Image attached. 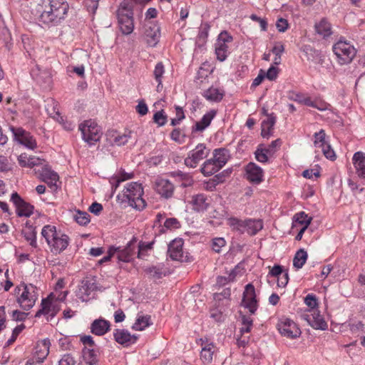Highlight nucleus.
I'll list each match as a JSON object with an SVG mask.
<instances>
[{
	"label": "nucleus",
	"instance_id": "f257e3e1",
	"mask_svg": "<svg viewBox=\"0 0 365 365\" xmlns=\"http://www.w3.org/2000/svg\"><path fill=\"white\" fill-rule=\"evenodd\" d=\"M43 11L38 17L39 22L45 26L58 24L64 19L68 9L65 0H43Z\"/></svg>",
	"mask_w": 365,
	"mask_h": 365
},
{
	"label": "nucleus",
	"instance_id": "f03ea898",
	"mask_svg": "<svg viewBox=\"0 0 365 365\" xmlns=\"http://www.w3.org/2000/svg\"><path fill=\"white\" fill-rule=\"evenodd\" d=\"M41 235L45 239L51 252L54 255L61 253L69 245L68 236L61 230H57L54 225H45L42 228Z\"/></svg>",
	"mask_w": 365,
	"mask_h": 365
},
{
	"label": "nucleus",
	"instance_id": "7ed1b4c3",
	"mask_svg": "<svg viewBox=\"0 0 365 365\" xmlns=\"http://www.w3.org/2000/svg\"><path fill=\"white\" fill-rule=\"evenodd\" d=\"M144 193L142 185L138 182H131L126 184L118 198L122 202L128 203L130 207L142 210L146 206L145 200L142 197Z\"/></svg>",
	"mask_w": 365,
	"mask_h": 365
},
{
	"label": "nucleus",
	"instance_id": "20e7f679",
	"mask_svg": "<svg viewBox=\"0 0 365 365\" xmlns=\"http://www.w3.org/2000/svg\"><path fill=\"white\" fill-rule=\"evenodd\" d=\"M133 7L130 0H123L117 10L120 30L125 35L131 34L134 29Z\"/></svg>",
	"mask_w": 365,
	"mask_h": 365
},
{
	"label": "nucleus",
	"instance_id": "39448f33",
	"mask_svg": "<svg viewBox=\"0 0 365 365\" xmlns=\"http://www.w3.org/2000/svg\"><path fill=\"white\" fill-rule=\"evenodd\" d=\"M15 289L19 292L22 291L17 297V302L19 306L24 310L31 309L38 299L37 287L32 284H27L23 282L17 286Z\"/></svg>",
	"mask_w": 365,
	"mask_h": 365
},
{
	"label": "nucleus",
	"instance_id": "423d86ee",
	"mask_svg": "<svg viewBox=\"0 0 365 365\" xmlns=\"http://www.w3.org/2000/svg\"><path fill=\"white\" fill-rule=\"evenodd\" d=\"M79 130L83 139L91 145L98 142L102 135L100 127L92 120H86L80 124Z\"/></svg>",
	"mask_w": 365,
	"mask_h": 365
},
{
	"label": "nucleus",
	"instance_id": "0eeeda50",
	"mask_svg": "<svg viewBox=\"0 0 365 365\" xmlns=\"http://www.w3.org/2000/svg\"><path fill=\"white\" fill-rule=\"evenodd\" d=\"M333 51L340 64L350 63L356 55V49L349 43L339 40L333 46Z\"/></svg>",
	"mask_w": 365,
	"mask_h": 365
},
{
	"label": "nucleus",
	"instance_id": "6e6552de",
	"mask_svg": "<svg viewBox=\"0 0 365 365\" xmlns=\"http://www.w3.org/2000/svg\"><path fill=\"white\" fill-rule=\"evenodd\" d=\"M301 317L315 329L326 330L328 327L327 323L317 309L308 310L303 313Z\"/></svg>",
	"mask_w": 365,
	"mask_h": 365
},
{
	"label": "nucleus",
	"instance_id": "1a4fd4ad",
	"mask_svg": "<svg viewBox=\"0 0 365 365\" xmlns=\"http://www.w3.org/2000/svg\"><path fill=\"white\" fill-rule=\"evenodd\" d=\"M208 154L209 150L205 145L200 143L190 152L185 159V164L187 167L195 168L200 161L207 157Z\"/></svg>",
	"mask_w": 365,
	"mask_h": 365
},
{
	"label": "nucleus",
	"instance_id": "9d476101",
	"mask_svg": "<svg viewBox=\"0 0 365 365\" xmlns=\"http://www.w3.org/2000/svg\"><path fill=\"white\" fill-rule=\"evenodd\" d=\"M10 129L14 140L19 143L31 150L36 147V140L29 132L20 127L16 128L12 126Z\"/></svg>",
	"mask_w": 365,
	"mask_h": 365
},
{
	"label": "nucleus",
	"instance_id": "9b49d317",
	"mask_svg": "<svg viewBox=\"0 0 365 365\" xmlns=\"http://www.w3.org/2000/svg\"><path fill=\"white\" fill-rule=\"evenodd\" d=\"M280 334L289 339H296L301 334V330L297 325L289 319H283L277 324Z\"/></svg>",
	"mask_w": 365,
	"mask_h": 365
},
{
	"label": "nucleus",
	"instance_id": "f8f14e48",
	"mask_svg": "<svg viewBox=\"0 0 365 365\" xmlns=\"http://www.w3.org/2000/svg\"><path fill=\"white\" fill-rule=\"evenodd\" d=\"M36 173L38 175L39 179L46 182L51 189L56 187V182L59 178L58 175L52 170L47 164L43 165L41 170L38 169Z\"/></svg>",
	"mask_w": 365,
	"mask_h": 365
},
{
	"label": "nucleus",
	"instance_id": "ddd939ff",
	"mask_svg": "<svg viewBox=\"0 0 365 365\" xmlns=\"http://www.w3.org/2000/svg\"><path fill=\"white\" fill-rule=\"evenodd\" d=\"M11 200L16 206L18 216L28 217L32 215L34 206L22 200L17 192L11 195Z\"/></svg>",
	"mask_w": 365,
	"mask_h": 365
},
{
	"label": "nucleus",
	"instance_id": "4468645a",
	"mask_svg": "<svg viewBox=\"0 0 365 365\" xmlns=\"http://www.w3.org/2000/svg\"><path fill=\"white\" fill-rule=\"evenodd\" d=\"M183 240L181 238L173 240L168 245V254L170 257L176 261H186L187 255L183 251Z\"/></svg>",
	"mask_w": 365,
	"mask_h": 365
},
{
	"label": "nucleus",
	"instance_id": "2eb2a0df",
	"mask_svg": "<svg viewBox=\"0 0 365 365\" xmlns=\"http://www.w3.org/2000/svg\"><path fill=\"white\" fill-rule=\"evenodd\" d=\"M242 303L245 308L248 309L251 314H255L257 303L256 300L255 289L252 284H248L245 287L243 293Z\"/></svg>",
	"mask_w": 365,
	"mask_h": 365
},
{
	"label": "nucleus",
	"instance_id": "dca6fc26",
	"mask_svg": "<svg viewBox=\"0 0 365 365\" xmlns=\"http://www.w3.org/2000/svg\"><path fill=\"white\" fill-rule=\"evenodd\" d=\"M154 189L162 197L168 199L173 195L175 187L168 180L158 178L155 182Z\"/></svg>",
	"mask_w": 365,
	"mask_h": 365
},
{
	"label": "nucleus",
	"instance_id": "f3484780",
	"mask_svg": "<svg viewBox=\"0 0 365 365\" xmlns=\"http://www.w3.org/2000/svg\"><path fill=\"white\" fill-rule=\"evenodd\" d=\"M135 242H130L125 247H113L117 259L124 262H129L135 253Z\"/></svg>",
	"mask_w": 365,
	"mask_h": 365
},
{
	"label": "nucleus",
	"instance_id": "a211bd4d",
	"mask_svg": "<svg viewBox=\"0 0 365 365\" xmlns=\"http://www.w3.org/2000/svg\"><path fill=\"white\" fill-rule=\"evenodd\" d=\"M247 179L252 183L259 184L263 180V170L255 163H250L245 168Z\"/></svg>",
	"mask_w": 365,
	"mask_h": 365
},
{
	"label": "nucleus",
	"instance_id": "6ab92c4d",
	"mask_svg": "<svg viewBox=\"0 0 365 365\" xmlns=\"http://www.w3.org/2000/svg\"><path fill=\"white\" fill-rule=\"evenodd\" d=\"M113 336L115 341L124 346H128L130 344L135 343L138 337L132 335L125 329H115L113 332Z\"/></svg>",
	"mask_w": 365,
	"mask_h": 365
},
{
	"label": "nucleus",
	"instance_id": "aec40b11",
	"mask_svg": "<svg viewBox=\"0 0 365 365\" xmlns=\"http://www.w3.org/2000/svg\"><path fill=\"white\" fill-rule=\"evenodd\" d=\"M352 163L356 175L365 180V153L362 151L356 152L352 157Z\"/></svg>",
	"mask_w": 365,
	"mask_h": 365
},
{
	"label": "nucleus",
	"instance_id": "412c9836",
	"mask_svg": "<svg viewBox=\"0 0 365 365\" xmlns=\"http://www.w3.org/2000/svg\"><path fill=\"white\" fill-rule=\"evenodd\" d=\"M107 137L110 143L120 146L128 142L132 137V132L125 131L123 133H120L116 130H111L107 133Z\"/></svg>",
	"mask_w": 365,
	"mask_h": 365
},
{
	"label": "nucleus",
	"instance_id": "4be33fe9",
	"mask_svg": "<svg viewBox=\"0 0 365 365\" xmlns=\"http://www.w3.org/2000/svg\"><path fill=\"white\" fill-rule=\"evenodd\" d=\"M51 297V294L46 299H42L41 304V308L36 313V317H39L41 314H49L51 317H53L57 314L59 309L52 304Z\"/></svg>",
	"mask_w": 365,
	"mask_h": 365
},
{
	"label": "nucleus",
	"instance_id": "5701e85b",
	"mask_svg": "<svg viewBox=\"0 0 365 365\" xmlns=\"http://www.w3.org/2000/svg\"><path fill=\"white\" fill-rule=\"evenodd\" d=\"M110 324L108 321L103 319L94 320L91 325V332L97 336H103L110 329Z\"/></svg>",
	"mask_w": 365,
	"mask_h": 365
},
{
	"label": "nucleus",
	"instance_id": "b1692460",
	"mask_svg": "<svg viewBox=\"0 0 365 365\" xmlns=\"http://www.w3.org/2000/svg\"><path fill=\"white\" fill-rule=\"evenodd\" d=\"M96 289L95 283L88 280H83L78 289L77 295L83 302H87L92 292Z\"/></svg>",
	"mask_w": 365,
	"mask_h": 365
},
{
	"label": "nucleus",
	"instance_id": "393cba45",
	"mask_svg": "<svg viewBox=\"0 0 365 365\" xmlns=\"http://www.w3.org/2000/svg\"><path fill=\"white\" fill-rule=\"evenodd\" d=\"M216 110H211L207 113H205L200 121L196 122L195 126L192 127V132H202L206 128H207L210 123L212 120L216 115Z\"/></svg>",
	"mask_w": 365,
	"mask_h": 365
},
{
	"label": "nucleus",
	"instance_id": "a878e982",
	"mask_svg": "<svg viewBox=\"0 0 365 365\" xmlns=\"http://www.w3.org/2000/svg\"><path fill=\"white\" fill-rule=\"evenodd\" d=\"M145 36L148 44L150 46H155L158 42L160 36V28L157 25L148 26L145 29Z\"/></svg>",
	"mask_w": 365,
	"mask_h": 365
},
{
	"label": "nucleus",
	"instance_id": "bb28decb",
	"mask_svg": "<svg viewBox=\"0 0 365 365\" xmlns=\"http://www.w3.org/2000/svg\"><path fill=\"white\" fill-rule=\"evenodd\" d=\"M190 203L192 209L197 212H203L207 210L209 203L207 197L203 194H198L192 197Z\"/></svg>",
	"mask_w": 365,
	"mask_h": 365
},
{
	"label": "nucleus",
	"instance_id": "cd10ccee",
	"mask_svg": "<svg viewBox=\"0 0 365 365\" xmlns=\"http://www.w3.org/2000/svg\"><path fill=\"white\" fill-rule=\"evenodd\" d=\"M202 96L209 101L220 102L224 96V91L212 86L203 91Z\"/></svg>",
	"mask_w": 365,
	"mask_h": 365
},
{
	"label": "nucleus",
	"instance_id": "c85d7f7f",
	"mask_svg": "<svg viewBox=\"0 0 365 365\" xmlns=\"http://www.w3.org/2000/svg\"><path fill=\"white\" fill-rule=\"evenodd\" d=\"M263 228V222L261 220L246 219L245 229L248 235H255Z\"/></svg>",
	"mask_w": 365,
	"mask_h": 365
},
{
	"label": "nucleus",
	"instance_id": "c756f323",
	"mask_svg": "<svg viewBox=\"0 0 365 365\" xmlns=\"http://www.w3.org/2000/svg\"><path fill=\"white\" fill-rule=\"evenodd\" d=\"M314 27L316 32L323 38L328 37L332 34L331 24L326 19H322Z\"/></svg>",
	"mask_w": 365,
	"mask_h": 365
},
{
	"label": "nucleus",
	"instance_id": "7c9ffc66",
	"mask_svg": "<svg viewBox=\"0 0 365 365\" xmlns=\"http://www.w3.org/2000/svg\"><path fill=\"white\" fill-rule=\"evenodd\" d=\"M245 223L246 220H242L234 217H229L227 220V225L231 228V230L240 234H243L246 231Z\"/></svg>",
	"mask_w": 365,
	"mask_h": 365
},
{
	"label": "nucleus",
	"instance_id": "2f4dec72",
	"mask_svg": "<svg viewBox=\"0 0 365 365\" xmlns=\"http://www.w3.org/2000/svg\"><path fill=\"white\" fill-rule=\"evenodd\" d=\"M51 344L49 339H44L42 342L43 350H40L41 354L36 358H33L26 363V365H35V363H41L47 356L49 352V346Z\"/></svg>",
	"mask_w": 365,
	"mask_h": 365
},
{
	"label": "nucleus",
	"instance_id": "473e14b6",
	"mask_svg": "<svg viewBox=\"0 0 365 365\" xmlns=\"http://www.w3.org/2000/svg\"><path fill=\"white\" fill-rule=\"evenodd\" d=\"M31 74L38 83H47L51 78L50 73L47 70L41 71L38 66L33 68Z\"/></svg>",
	"mask_w": 365,
	"mask_h": 365
},
{
	"label": "nucleus",
	"instance_id": "72a5a7b5",
	"mask_svg": "<svg viewBox=\"0 0 365 365\" xmlns=\"http://www.w3.org/2000/svg\"><path fill=\"white\" fill-rule=\"evenodd\" d=\"M212 160L221 169L226 164L228 160L227 150L225 149L215 150Z\"/></svg>",
	"mask_w": 365,
	"mask_h": 365
},
{
	"label": "nucleus",
	"instance_id": "f704fd0d",
	"mask_svg": "<svg viewBox=\"0 0 365 365\" xmlns=\"http://www.w3.org/2000/svg\"><path fill=\"white\" fill-rule=\"evenodd\" d=\"M275 121V117L272 115H268L267 119L262 121L261 125V135L263 138H269V136L272 134Z\"/></svg>",
	"mask_w": 365,
	"mask_h": 365
},
{
	"label": "nucleus",
	"instance_id": "c9c22d12",
	"mask_svg": "<svg viewBox=\"0 0 365 365\" xmlns=\"http://www.w3.org/2000/svg\"><path fill=\"white\" fill-rule=\"evenodd\" d=\"M170 175L176 179L177 181L181 183V186L186 187L192 185L193 180L192 177L182 171H175L170 173Z\"/></svg>",
	"mask_w": 365,
	"mask_h": 365
},
{
	"label": "nucleus",
	"instance_id": "e433bc0d",
	"mask_svg": "<svg viewBox=\"0 0 365 365\" xmlns=\"http://www.w3.org/2000/svg\"><path fill=\"white\" fill-rule=\"evenodd\" d=\"M83 358L88 365H96L98 362V355L93 349L85 346L82 350Z\"/></svg>",
	"mask_w": 365,
	"mask_h": 365
},
{
	"label": "nucleus",
	"instance_id": "4c0bfd02",
	"mask_svg": "<svg viewBox=\"0 0 365 365\" xmlns=\"http://www.w3.org/2000/svg\"><path fill=\"white\" fill-rule=\"evenodd\" d=\"M215 347L212 344H206L202 348L200 357L205 364H210L212 361V356L215 352Z\"/></svg>",
	"mask_w": 365,
	"mask_h": 365
},
{
	"label": "nucleus",
	"instance_id": "58836bf2",
	"mask_svg": "<svg viewBox=\"0 0 365 365\" xmlns=\"http://www.w3.org/2000/svg\"><path fill=\"white\" fill-rule=\"evenodd\" d=\"M220 168L211 159L207 160L201 168L202 173L205 176H210L217 172Z\"/></svg>",
	"mask_w": 365,
	"mask_h": 365
},
{
	"label": "nucleus",
	"instance_id": "ea45409f",
	"mask_svg": "<svg viewBox=\"0 0 365 365\" xmlns=\"http://www.w3.org/2000/svg\"><path fill=\"white\" fill-rule=\"evenodd\" d=\"M215 53L217 55V58L220 61H224L229 53L228 45L217 41L215 43Z\"/></svg>",
	"mask_w": 365,
	"mask_h": 365
},
{
	"label": "nucleus",
	"instance_id": "a19ab883",
	"mask_svg": "<svg viewBox=\"0 0 365 365\" xmlns=\"http://www.w3.org/2000/svg\"><path fill=\"white\" fill-rule=\"evenodd\" d=\"M151 324L150 317L148 315L139 316L132 328L136 331H143Z\"/></svg>",
	"mask_w": 365,
	"mask_h": 365
},
{
	"label": "nucleus",
	"instance_id": "79ce46f5",
	"mask_svg": "<svg viewBox=\"0 0 365 365\" xmlns=\"http://www.w3.org/2000/svg\"><path fill=\"white\" fill-rule=\"evenodd\" d=\"M307 259V253L304 249L298 250L293 259V265L297 269H300L305 264Z\"/></svg>",
	"mask_w": 365,
	"mask_h": 365
},
{
	"label": "nucleus",
	"instance_id": "37998d69",
	"mask_svg": "<svg viewBox=\"0 0 365 365\" xmlns=\"http://www.w3.org/2000/svg\"><path fill=\"white\" fill-rule=\"evenodd\" d=\"M165 73V68L164 66L161 62H159L156 64L154 71H153V76L155 79V81L158 82L157 86V91H160L163 88L162 85V78L163 76V74Z\"/></svg>",
	"mask_w": 365,
	"mask_h": 365
},
{
	"label": "nucleus",
	"instance_id": "c03bdc74",
	"mask_svg": "<svg viewBox=\"0 0 365 365\" xmlns=\"http://www.w3.org/2000/svg\"><path fill=\"white\" fill-rule=\"evenodd\" d=\"M74 219L80 225H86L90 222V215L86 212L77 210L74 215Z\"/></svg>",
	"mask_w": 365,
	"mask_h": 365
},
{
	"label": "nucleus",
	"instance_id": "a18cd8bd",
	"mask_svg": "<svg viewBox=\"0 0 365 365\" xmlns=\"http://www.w3.org/2000/svg\"><path fill=\"white\" fill-rule=\"evenodd\" d=\"M294 219L295 220V223L301 225L302 227L306 226L307 227L312 221V218L308 217L307 214L304 212H300L297 213Z\"/></svg>",
	"mask_w": 365,
	"mask_h": 365
},
{
	"label": "nucleus",
	"instance_id": "49530a36",
	"mask_svg": "<svg viewBox=\"0 0 365 365\" xmlns=\"http://www.w3.org/2000/svg\"><path fill=\"white\" fill-rule=\"evenodd\" d=\"M255 158L260 163H267L268 161L269 153L264 149L262 145H259L255 152Z\"/></svg>",
	"mask_w": 365,
	"mask_h": 365
},
{
	"label": "nucleus",
	"instance_id": "de8ad7c7",
	"mask_svg": "<svg viewBox=\"0 0 365 365\" xmlns=\"http://www.w3.org/2000/svg\"><path fill=\"white\" fill-rule=\"evenodd\" d=\"M314 146L317 148H322L327 143L325 140L326 134L324 130H320L319 132L314 133Z\"/></svg>",
	"mask_w": 365,
	"mask_h": 365
},
{
	"label": "nucleus",
	"instance_id": "09e8293b",
	"mask_svg": "<svg viewBox=\"0 0 365 365\" xmlns=\"http://www.w3.org/2000/svg\"><path fill=\"white\" fill-rule=\"evenodd\" d=\"M22 234L32 247L36 246V232L32 227L23 230Z\"/></svg>",
	"mask_w": 365,
	"mask_h": 365
},
{
	"label": "nucleus",
	"instance_id": "8fccbe9b",
	"mask_svg": "<svg viewBox=\"0 0 365 365\" xmlns=\"http://www.w3.org/2000/svg\"><path fill=\"white\" fill-rule=\"evenodd\" d=\"M147 274L150 278L158 279L164 275L162 269L157 267H149L146 269Z\"/></svg>",
	"mask_w": 365,
	"mask_h": 365
},
{
	"label": "nucleus",
	"instance_id": "3c124183",
	"mask_svg": "<svg viewBox=\"0 0 365 365\" xmlns=\"http://www.w3.org/2000/svg\"><path fill=\"white\" fill-rule=\"evenodd\" d=\"M304 303L310 308L309 310H316L315 308L318 306L317 298L313 294H309L306 296Z\"/></svg>",
	"mask_w": 365,
	"mask_h": 365
},
{
	"label": "nucleus",
	"instance_id": "603ef678",
	"mask_svg": "<svg viewBox=\"0 0 365 365\" xmlns=\"http://www.w3.org/2000/svg\"><path fill=\"white\" fill-rule=\"evenodd\" d=\"M153 120L158 126L164 125L167 122V115L163 110L156 112L153 115Z\"/></svg>",
	"mask_w": 365,
	"mask_h": 365
},
{
	"label": "nucleus",
	"instance_id": "864d4df0",
	"mask_svg": "<svg viewBox=\"0 0 365 365\" xmlns=\"http://www.w3.org/2000/svg\"><path fill=\"white\" fill-rule=\"evenodd\" d=\"M252 327V319L246 316L242 317V327L240 329V332L248 333L250 331L251 328Z\"/></svg>",
	"mask_w": 365,
	"mask_h": 365
},
{
	"label": "nucleus",
	"instance_id": "5fc2aeb1",
	"mask_svg": "<svg viewBox=\"0 0 365 365\" xmlns=\"http://www.w3.org/2000/svg\"><path fill=\"white\" fill-rule=\"evenodd\" d=\"M321 148L322 150L323 154L327 159L331 160H334L336 159L335 153L329 144L327 143Z\"/></svg>",
	"mask_w": 365,
	"mask_h": 365
},
{
	"label": "nucleus",
	"instance_id": "6e6d98bb",
	"mask_svg": "<svg viewBox=\"0 0 365 365\" xmlns=\"http://www.w3.org/2000/svg\"><path fill=\"white\" fill-rule=\"evenodd\" d=\"M281 144V140L277 139L273 140L267 148H264V149L269 153V156H272L276 152L277 149L280 147Z\"/></svg>",
	"mask_w": 365,
	"mask_h": 365
},
{
	"label": "nucleus",
	"instance_id": "4d7b16f0",
	"mask_svg": "<svg viewBox=\"0 0 365 365\" xmlns=\"http://www.w3.org/2000/svg\"><path fill=\"white\" fill-rule=\"evenodd\" d=\"M225 240L222 237H217L212 240V247L215 252H220L221 248L225 245Z\"/></svg>",
	"mask_w": 365,
	"mask_h": 365
},
{
	"label": "nucleus",
	"instance_id": "13d9d810",
	"mask_svg": "<svg viewBox=\"0 0 365 365\" xmlns=\"http://www.w3.org/2000/svg\"><path fill=\"white\" fill-rule=\"evenodd\" d=\"M76 360L69 354H64L58 361V365H75Z\"/></svg>",
	"mask_w": 365,
	"mask_h": 365
},
{
	"label": "nucleus",
	"instance_id": "bf43d9fd",
	"mask_svg": "<svg viewBox=\"0 0 365 365\" xmlns=\"http://www.w3.org/2000/svg\"><path fill=\"white\" fill-rule=\"evenodd\" d=\"M330 105L321 99H314L312 108H317L319 110H328Z\"/></svg>",
	"mask_w": 365,
	"mask_h": 365
},
{
	"label": "nucleus",
	"instance_id": "052dcab7",
	"mask_svg": "<svg viewBox=\"0 0 365 365\" xmlns=\"http://www.w3.org/2000/svg\"><path fill=\"white\" fill-rule=\"evenodd\" d=\"M164 226L168 229H175L180 227V222L176 218H168L164 222Z\"/></svg>",
	"mask_w": 365,
	"mask_h": 365
},
{
	"label": "nucleus",
	"instance_id": "680f3d73",
	"mask_svg": "<svg viewBox=\"0 0 365 365\" xmlns=\"http://www.w3.org/2000/svg\"><path fill=\"white\" fill-rule=\"evenodd\" d=\"M135 110L140 115H145L148 111V106L143 100L138 102V104L135 107Z\"/></svg>",
	"mask_w": 365,
	"mask_h": 365
},
{
	"label": "nucleus",
	"instance_id": "e2e57ef3",
	"mask_svg": "<svg viewBox=\"0 0 365 365\" xmlns=\"http://www.w3.org/2000/svg\"><path fill=\"white\" fill-rule=\"evenodd\" d=\"M81 341L83 344V345L88 348L93 349L95 346V342L93 339V337L89 335H85L81 337Z\"/></svg>",
	"mask_w": 365,
	"mask_h": 365
},
{
	"label": "nucleus",
	"instance_id": "0e129e2a",
	"mask_svg": "<svg viewBox=\"0 0 365 365\" xmlns=\"http://www.w3.org/2000/svg\"><path fill=\"white\" fill-rule=\"evenodd\" d=\"M288 22L285 19L280 18L276 23V27L279 32H284L288 28Z\"/></svg>",
	"mask_w": 365,
	"mask_h": 365
},
{
	"label": "nucleus",
	"instance_id": "69168bd1",
	"mask_svg": "<svg viewBox=\"0 0 365 365\" xmlns=\"http://www.w3.org/2000/svg\"><path fill=\"white\" fill-rule=\"evenodd\" d=\"M217 41L227 44L232 41V37L227 31H222L220 34Z\"/></svg>",
	"mask_w": 365,
	"mask_h": 365
},
{
	"label": "nucleus",
	"instance_id": "338daca9",
	"mask_svg": "<svg viewBox=\"0 0 365 365\" xmlns=\"http://www.w3.org/2000/svg\"><path fill=\"white\" fill-rule=\"evenodd\" d=\"M278 74V68L274 66H271L266 74H264L265 77L270 81L274 80Z\"/></svg>",
	"mask_w": 365,
	"mask_h": 365
},
{
	"label": "nucleus",
	"instance_id": "774afa93",
	"mask_svg": "<svg viewBox=\"0 0 365 365\" xmlns=\"http://www.w3.org/2000/svg\"><path fill=\"white\" fill-rule=\"evenodd\" d=\"M18 163L21 167L29 168V157L26 153H22L18 156Z\"/></svg>",
	"mask_w": 365,
	"mask_h": 365
}]
</instances>
